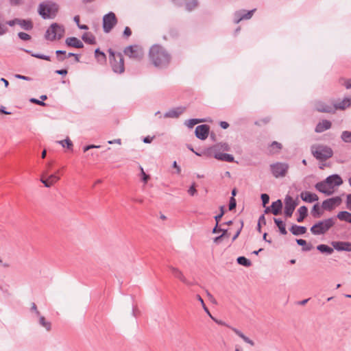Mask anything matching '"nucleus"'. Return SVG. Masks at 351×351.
<instances>
[{
  "mask_svg": "<svg viewBox=\"0 0 351 351\" xmlns=\"http://www.w3.org/2000/svg\"><path fill=\"white\" fill-rule=\"evenodd\" d=\"M271 146L272 147H276L278 150L281 149V148H282V145L280 143H278L277 141L272 142Z\"/></svg>",
  "mask_w": 351,
  "mask_h": 351,
  "instance_id": "62",
  "label": "nucleus"
},
{
  "mask_svg": "<svg viewBox=\"0 0 351 351\" xmlns=\"http://www.w3.org/2000/svg\"><path fill=\"white\" fill-rule=\"evenodd\" d=\"M342 199L340 197L337 196L327 199L322 202V207L326 210H332L336 206L341 204Z\"/></svg>",
  "mask_w": 351,
  "mask_h": 351,
  "instance_id": "11",
  "label": "nucleus"
},
{
  "mask_svg": "<svg viewBox=\"0 0 351 351\" xmlns=\"http://www.w3.org/2000/svg\"><path fill=\"white\" fill-rule=\"evenodd\" d=\"M123 53L130 59L136 61H141L145 55L143 47L138 45L126 47L123 50Z\"/></svg>",
  "mask_w": 351,
  "mask_h": 351,
  "instance_id": "6",
  "label": "nucleus"
},
{
  "mask_svg": "<svg viewBox=\"0 0 351 351\" xmlns=\"http://www.w3.org/2000/svg\"><path fill=\"white\" fill-rule=\"evenodd\" d=\"M316 110L321 112H334L333 106L328 105L323 102H317L315 106Z\"/></svg>",
  "mask_w": 351,
  "mask_h": 351,
  "instance_id": "24",
  "label": "nucleus"
},
{
  "mask_svg": "<svg viewBox=\"0 0 351 351\" xmlns=\"http://www.w3.org/2000/svg\"><path fill=\"white\" fill-rule=\"evenodd\" d=\"M298 213L299 214V216L297 218V221L300 223V222H302L304 221V219L306 218V217L307 216L308 209H307L306 206H302L298 208Z\"/></svg>",
  "mask_w": 351,
  "mask_h": 351,
  "instance_id": "31",
  "label": "nucleus"
},
{
  "mask_svg": "<svg viewBox=\"0 0 351 351\" xmlns=\"http://www.w3.org/2000/svg\"><path fill=\"white\" fill-rule=\"evenodd\" d=\"M196 298L198 301L200 302L202 307H203V309L204 310V311L208 315L209 317H211V314L208 310V308L206 307V306L204 304V302L203 300V299L202 298V297L199 295H196Z\"/></svg>",
  "mask_w": 351,
  "mask_h": 351,
  "instance_id": "46",
  "label": "nucleus"
},
{
  "mask_svg": "<svg viewBox=\"0 0 351 351\" xmlns=\"http://www.w3.org/2000/svg\"><path fill=\"white\" fill-rule=\"evenodd\" d=\"M301 199L306 202L311 203L319 199L318 196L315 193L308 191H304L300 193Z\"/></svg>",
  "mask_w": 351,
  "mask_h": 351,
  "instance_id": "22",
  "label": "nucleus"
},
{
  "mask_svg": "<svg viewBox=\"0 0 351 351\" xmlns=\"http://www.w3.org/2000/svg\"><path fill=\"white\" fill-rule=\"evenodd\" d=\"M109 61L112 71L116 73H123L125 71L124 59L121 53H115L112 49H108Z\"/></svg>",
  "mask_w": 351,
  "mask_h": 351,
  "instance_id": "3",
  "label": "nucleus"
},
{
  "mask_svg": "<svg viewBox=\"0 0 351 351\" xmlns=\"http://www.w3.org/2000/svg\"><path fill=\"white\" fill-rule=\"evenodd\" d=\"M169 269L175 276V278L179 279L182 282L184 283L185 285H189L190 281H189L185 276L184 275L183 272L180 270L178 268L173 267V266H169Z\"/></svg>",
  "mask_w": 351,
  "mask_h": 351,
  "instance_id": "19",
  "label": "nucleus"
},
{
  "mask_svg": "<svg viewBox=\"0 0 351 351\" xmlns=\"http://www.w3.org/2000/svg\"><path fill=\"white\" fill-rule=\"evenodd\" d=\"M218 225H219V223H216L215 226L213 229V231H212L213 233L215 234V233L221 232H223V230H226V229H222L221 228H219Z\"/></svg>",
  "mask_w": 351,
  "mask_h": 351,
  "instance_id": "55",
  "label": "nucleus"
},
{
  "mask_svg": "<svg viewBox=\"0 0 351 351\" xmlns=\"http://www.w3.org/2000/svg\"><path fill=\"white\" fill-rule=\"evenodd\" d=\"M296 242L299 245L303 246L302 250L305 252L310 251L313 246L311 244H307V242L302 239H296Z\"/></svg>",
  "mask_w": 351,
  "mask_h": 351,
  "instance_id": "39",
  "label": "nucleus"
},
{
  "mask_svg": "<svg viewBox=\"0 0 351 351\" xmlns=\"http://www.w3.org/2000/svg\"><path fill=\"white\" fill-rule=\"evenodd\" d=\"M95 56L97 61L100 63L105 62L106 60V56L105 53L99 50V49H96L95 51Z\"/></svg>",
  "mask_w": 351,
  "mask_h": 351,
  "instance_id": "38",
  "label": "nucleus"
},
{
  "mask_svg": "<svg viewBox=\"0 0 351 351\" xmlns=\"http://www.w3.org/2000/svg\"><path fill=\"white\" fill-rule=\"evenodd\" d=\"M290 231L293 235H302L306 233V228L304 226L293 225L290 228Z\"/></svg>",
  "mask_w": 351,
  "mask_h": 351,
  "instance_id": "28",
  "label": "nucleus"
},
{
  "mask_svg": "<svg viewBox=\"0 0 351 351\" xmlns=\"http://www.w3.org/2000/svg\"><path fill=\"white\" fill-rule=\"evenodd\" d=\"M231 330L239 337H241L245 343L250 344L252 346H254V342L252 340H251L249 337L245 336L241 331L235 328H231Z\"/></svg>",
  "mask_w": 351,
  "mask_h": 351,
  "instance_id": "30",
  "label": "nucleus"
},
{
  "mask_svg": "<svg viewBox=\"0 0 351 351\" xmlns=\"http://www.w3.org/2000/svg\"><path fill=\"white\" fill-rule=\"evenodd\" d=\"M19 21V19H14L13 20H11V21H8L6 22V24H8L9 26L10 27H12L14 26L15 24H17L18 25V23Z\"/></svg>",
  "mask_w": 351,
  "mask_h": 351,
  "instance_id": "57",
  "label": "nucleus"
},
{
  "mask_svg": "<svg viewBox=\"0 0 351 351\" xmlns=\"http://www.w3.org/2000/svg\"><path fill=\"white\" fill-rule=\"evenodd\" d=\"M38 318L39 324L45 328L47 331H50L51 329V324L50 322L46 320L45 317L40 315V316L37 317Z\"/></svg>",
  "mask_w": 351,
  "mask_h": 351,
  "instance_id": "35",
  "label": "nucleus"
},
{
  "mask_svg": "<svg viewBox=\"0 0 351 351\" xmlns=\"http://www.w3.org/2000/svg\"><path fill=\"white\" fill-rule=\"evenodd\" d=\"M29 101L32 103L40 105L41 106H45L46 105V104L43 101H40V100H38L37 99H35V98H32V99H30Z\"/></svg>",
  "mask_w": 351,
  "mask_h": 351,
  "instance_id": "53",
  "label": "nucleus"
},
{
  "mask_svg": "<svg viewBox=\"0 0 351 351\" xmlns=\"http://www.w3.org/2000/svg\"><path fill=\"white\" fill-rule=\"evenodd\" d=\"M64 32V28L58 23H53L47 29L45 34V38L49 40L60 39Z\"/></svg>",
  "mask_w": 351,
  "mask_h": 351,
  "instance_id": "8",
  "label": "nucleus"
},
{
  "mask_svg": "<svg viewBox=\"0 0 351 351\" xmlns=\"http://www.w3.org/2000/svg\"><path fill=\"white\" fill-rule=\"evenodd\" d=\"M219 210H220V213L215 217V219L216 221V223H219V221L221 220L223 215H224V206H220Z\"/></svg>",
  "mask_w": 351,
  "mask_h": 351,
  "instance_id": "47",
  "label": "nucleus"
},
{
  "mask_svg": "<svg viewBox=\"0 0 351 351\" xmlns=\"http://www.w3.org/2000/svg\"><path fill=\"white\" fill-rule=\"evenodd\" d=\"M231 330L239 337H241L245 343L250 344L252 346H254V342L252 340H251L249 337L245 336L241 331L235 328H231Z\"/></svg>",
  "mask_w": 351,
  "mask_h": 351,
  "instance_id": "29",
  "label": "nucleus"
},
{
  "mask_svg": "<svg viewBox=\"0 0 351 351\" xmlns=\"http://www.w3.org/2000/svg\"><path fill=\"white\" fill-rule=\"evenodd\" d=\"M274 220L276 225L278 228L280 232L283 235L287 234V231L285 228V223L280 219L274 218Z\"/></svg>",
  "mask_w": 351,
  "mask_h": 351,
  "instance_id": "36",
  "label": "nucleus"
},
{
  "mask_svg": "<svg viewBox=\"0 0 351 351\" xmlns=\"http://www.w3.org/2000/svg\"><path fill=\"white\" fill-rule=\"evenodd\" d=\"M298 205V203L293 200V199L289 196L287 195L285 198V215L287 217H291L292 214L295 208V207Z\"/></svg>",
  "mask_w": 351,
  "mask_h": 351,
  "instance_id": "10",
  "label": "nucleus"
},
{
  "mask_svg": "<svg viewBox=\"0 0 351 351\" xmlns=\"http://www.w3.org/2000/svg\"><path fill=\"white\" fill-rule=\"evenodd\" d=\"M312 215L314 217H320L322 215L320 207L318 204L313 206L312 209Z\"/></svg>",
  "mask_w": 351,
  "mask_h": 351,
  "instance_id": "41",
  "label": "nucleus"
},
{
  "mask_svg": "<svg viewBox=\"0 0 351 351\" xmlns=\"http://www.w3.org/2000/svg\"><path fill=\"white\" fill-rule=\"evenodd\" d=\"M325 182L333 190L335 186H339L343 184V180L338 174H333L328 176L325 179Z\"/></svg>",
  "mask_w": 351,
  "mask_h": 351,
  "instance_id": "12",
  "label": "nucleus"
},
{
  "mask_svg": "<svg viewBox=\"0 0 351 351\" xmlns=\"http://www.w3.org/2000/svg\"><path fill=\"white\" fill-rule=\"evenodd\" d=\"M189 194L191 195H194L197 193V190L195 188V184H193L188 190Z\"/></svg>",
  "mask_w": 351,
  "mask_h": 351,
  "instance_id": "58",
  "label": "nucleus"
},
{
  "mask_svg": "<svg viewBox=\"0 0 351 351\" xmlns=\"http://www.w3.org/2000/svg\"><path fill=\"white\" fill-rule=\"evenodd\" d=\"M185 110L184 107H178L173 108L167 112L164 117L167 118H178Z\"/></svg>",
  "mask_w": 351,
  "mask_h": 351,
  "instance_id": "21",
  "label": "nucleus"
},
{
  "mask_svg": "<svg viewBox=\"0 0 351 351\" xmlns=\"http://www.w3.org/2000/svg\"><path fill=\"white\" fill-rule=\"evenodd\" d=\"M25 51L27 53H30L31 56H33V57H35V58H39V59H42V60H47V61H50L51 60V58H50V57L49 56L43 55V54H40V53H32L29 50H25Z\"/></svg>",
  "mask_w": 351,
  "mask_h": 351,
  "instance_id": "42",
  "label": "nucleus"
},
{
  "mask_svg": "<svg viewBox=\"0 0 351 351\" xmlns=\"http://www.w3.org/2000/svg\"><path fill=\"white\" fill-rule=\"evenodd\" d=\"M312 155L319 161H326L333 155L331 147L323 144H314L311 147Z\"/></svg>",
  "mask_w": 351,
  "mask_h": 351,
  "instance_id": "2",
  "label": "nucleus"
},
{
  "mask_svg": "<svg viewBox=\"0 0 351 351\" xmlns=\"http://www.w3.org/2000/svg\"><path fill=\"white\" fill-rule=\"evenodd\" d=\"M60 178L55 174H51L50 176H47V173H44L40 178V182L45 185V187H51L57 181H58Z\"/></svg>",
  "mask_w": 351,
  "mask_h": 351,
  "instance_id": "13",
  "label": "nucleus"
},
{
  "mask_svg": "<svg viewBox=\"0 0 351 351\" xmlns=\"http://www.w3.org/2000/svg\"><path fill=\"white\" fill-rule=\"evenodd\" d=\"M31 311L34 312L36 317L40 316V313L37 309V306H36V304L34 302H32L31 304Z\"/></svg>",
  "mask_w": 351,
  "mask_h": 351,
  "instance_id": "52",
  "label": "nucleus"
},
{
  "mask_svg": "<svg viewBox=\"0 0 351 351\" xmlns=\"http://www.w3.org/2000/svg\"><path fill=\"white\" fill-rule=\"evenodd\" d=\"M218 146H220V149L223 151H229L230 150V146L228 145V144H227L226 143L218 145Z\"/></svg>",
  "mask_w": 351,
  "mask_h": 351,
  "instance_id": "59",
  "label": "nucleus"
},
{
  "mask_svg": "<svg viewBox=\"0 0 351 351\" xmlns=\"http://www.w3.org/2000/svg\"><path fill=\"white\" fill-rule=\"evenodd\" d=\"M237 261L238 264L245 266V267H250L252 265L251 261L245 258V256H239L237 258Z\"/></svg>",
  "mask_w": 351,
  "mask_h": 351,
  "instance_id": "40",
  "label": "nucleus"
},
{
  "mask_svg": "<svg viewBox=\"0 0 351 351\" xmlns=\"http://www.w3.org/2000/svg\"><path fill=\"white\" fill-rule=\"evenodd\" d=\"M261 197L262 199L263 206L265 207L266 204L269 203V196L266 193H263Z\"/></svg>",
  "mask_w": 351,
  "mask_h": 351,
  "instance_id": "50",
  "label": "nucleus"
},
{
  "mask_svg": "<svg viewBox=\"0 0 351 351\" xmlns=\"http://www.w3.org/2000/svg\"><path fill=\"white\" fill-rule=\"evenodd\" d=\"M332 245L337 251L351 252V243L347 241H333Z\"/></svg>",
  "mask_w": 351,
  "mask_h": 351,
  "instance_id": "18",
  "label": "nucleus"
},
{
  "mask_svg": "<svg viewBox=\"0 0 351 351\" xmlns=\"http://www.w3.org/2000/svg\"><path fill=\"white\" fill-rule=\"evenodd\" d=\"M335 223V219L330 217L315 223L310 229L311 233L314 235H320L325 234Z\"/></svg>",
  "mask_w": 351,
  "mask_h": 351,
  "instance_id": "4",
  "label": "nucleus"
},
{
  "mask_svg": "<svg viewBox=\"0 0 351 351\" xmlns=\"http://www.w3.org/2000/svg\"><path fill=\"white\" fill-rule=\"evenodd\" d=\"M346 204H347V208L348 209H349L350 210H351V194H349L347 195V202H346Z\"/></svg>",
  "mask_w": 351,
  "mask_h": 351,
  "instance_id": "61",
  "label": "nucleus"
},
{
  "mask_svg": "<svg viewBox=\"0 0 351 351\" xmlns=\"http://www.w3.org/2000/svg\"><path fill=\"white\" fill-rule=\"evenodd\" d=\"M282 208V203L280 199H278L271 204V212L274 215H278L281 212Z\"/></svg>",
  "mask_w": 351,
  "mask_h": 351,
  "instance_id": "27",
  "label": "nucleus"
},
{
  "mask_svg": "<svg viewBox=\"0 0 351 351\" xmlns=\"http://www.w3.org/2000/svg\"><path fill=\"white\" fill-rule=\"evenodd\" d=\"M132 34V31L128 27H125L123 31V35L128 37Z\"/></svg>",
  "mask_w": 351,
  "mask_h": 351,
  "instance_id": "60",
  "label": "nucleus"
},
{
  "mask_svg": "<svg viewBox=\"0 0 351 351\" xmlns=\"http://www.w3.org/2000/svg\"><path fill=\"white\" fill-rule=\"evenodd\" d=\"M227 234H228V230H223V233L221 235H219L214 239V240H213L214 243H220L221 239H223V237L227 236Z\"/></svg>",
  "mask_w": 351,
  "mask_h": 351,
  "instance_id": "48",
  "label": "nucleus"
},
{
  "mask_svg": "<svg viewBox=\"0 0 351 351\" xmlns=\"http://www.w3.org/2000/svg\"><path fill=\"white\" fill-rule=\"evenodd\" d=\"M56 73L61 75H66L68 73L66 69H60V70H56Z\"/></svg>",
  "mask_w": 351,
  "mask_h": 351,
  "instance_id": "64",
  "label": "nucleus"
},
{
  "mask_svg": "<svg viewBox=\"0 0 351 351\" xmlns=\"http://www.w3.org/2000/svg\"><path fill=\"white\" fill-rule=\"evenodd\" d=\"M18 36L20 39L23 40H29L31 39V36L25 32H19L18 34Z\"/></svg>",
  "mask_w": 351,
  "mask_h": 351,
  "instance_id": "49",
  "label": "nucleus"
},
{
  "mask_svg": "<svg viewBox=\"0 0 351 351\" xmlns=\"http://www.w3.org/2000/svg\"><path fill=\"white\" fill-rule=\"evenodd\" d=\"M15 77L18 78V79L23 80H27V81H29L31 80V78L27 76L21 75L19 74L15 75Z\"/></svg>",
  "mask_w": 351,
  "mask_h": 351,
  "instance_id": "63",
  "label": "nucleus"
},
{
  "mask_svg": "<svg viewBox=\"0 0 351 351\" xmlns=\"http://www.w3.org/2000/svg\"><path fill=\"white\" fill-rule=\"evenodd\" d=\"M351 106V98H345L341 101L336 103L333 105L334 112L337 110H345Z\"/></svg>",
  "mask_w": 351,
  "mask_h": 351,
  "instance_id": "25",
  "label": "nucleus"
},
{
  "mask_svg": "<svg viewBox=\"0 0 351 351\" xmlns=\"http://www.w3.org/2000/svg\"><path fill=\"white\" fill-rule=\"evenodd\" d=\"M255 10L256 9L250 11L243 10L236 12L234 14V23H239L242 20L251 19Z\"/></svg>",
  "mask_w": 351,
  "mask_h": 351,
  "instance_id": "14",
  "label": "nucleus"
},
{
  "mask_svg": "<svg viewBox=\"0 0 351 351\" xmlns=\"http://www.w3.org/2000/svg\"><path fill=\"white\" fill-rule=\"evenodd\" d=\"M215 322H216L217 324H219V325H222V326H226L227 327H229L230 328H231L232 327L229 326L226 322L221 321V320H219V319H217L216 318H215L214 317H213V315H211V317H210Z\"/></svg>",
  "mask_w": 351,
  "mask_h": 351,
  "instance_id": "54",
  "label": "nucleus"
},
{
  "mask_svg": "<svg viewBox=\"0 0 351 351\" xmlns=\"http://www.w3.org/2000/svg\"><path fill=\"white\" fill-rule=\"evenodd\" d=\"M341 138L342 141L346 143H351V132L343 131L341 134Z\"/></svg>",
  "mask_w": 351,
  "mask_h": 351,
  "instance_id": "43",
  "label": "nucleus"
},
{
  "mask_svg": "<svg viewBox=\"0 0 351 351\" xmlns=\"http://www.w3.org/2000/svg\"><path fill=\"white\" fill-rule=\"evenodd\" d=\"M58 10V5L52 2H43L39 5L38 13L44 19L53 18Z\"/></svg>",
  "mask_w": 351,
  "mask_h": 351,
  "instance_id": "5",
  "label": "nucleus"
},
{
  "mask_svg": "<svg viewBox=\"0 0 351 351\" xmlns=\"http://www.w3.org/2000/svg\"><path fill=\"white\" fill-rule=\"evenodd\" d=\"M82 39L86 43L90 44V45H94L96 43L95 37L90 32L84 33L82 36Z\"/></svg>",
  "mask_w": 351,
  "mask_h": 351,
  "instance_id": "33",
  "label": "nucleus"
},
{
  "mask_svg": "<svg viewBox=\"0 0 351 351\" xmlns=\"http://www.w3.org/2000/svg\"><path fill=\"white\" fill-rule=\"evenodd\" d=\"M18 25L25 30H31L33 28V23L31 20H25L19 19Z\"/></svg>",
  "mask_w": 351,
  "mask_h": 351,
  "instance_id": "32",
  "label": "nucleus"
},
{
  "mask_svg": "<svg viewBox=\"0 0 351 351\" xmlns=\"http://www.w3.org/2000/svg\"><path fill=\"white\" fill-rule=\"evenodd\" d=\"M269 167L272 175L276 178L285 177L289 168L287 163L280 162L271 164Z\"/></svg>",
  "mask_w": 351,
  "mask_h": 351,
  "instance_id": "7",
  "label": "nucleus"
},
{
  "mask_svg": "<svg viewBox=\"0 0 351 351\" xmlns=\"http://www.w3.org/2000/svg\"><path fill=\"white\" fill-rule=\"evenodd\" d=\"M332 123L328 120H323L319 122L315 129V132L317 133H322L331 128Z\"/></svg>",
  "mask_w": 351,
  "mask_h": 351,
  "instance_id": "23",
  "label": "nucleus"
},
{
  "mask_svg": "<svg viewBox=\"0 0 351 351\" xmlns=\"http://www.w3.org/2000/svg\"><path fill=\"white\" fill-rule=\"evenodd\" d=\"M317 250L322 253H326L327 254H331L333 252V248L328 246L325 244H320L317 246Z\"/></svg>",
  "mask_w": 351,
  "mask_h": 351,
  "instance_id": "37",
  "label": "nucleus"
},
{
  "mask_svg": "<svg viewBox=\"0 0 351 351\" xmlns=\"http://www.w3.org/2000/svg\"><path fill=\"white\" fill-rule=\"evenodd\" d=\"M65 43L68 47L81 49L84 47L83 43L76 37H69L66 38Z\"/></svg>",
  "mask_w": 351,
  "mask_h": 351,
  "instance_id": "20",
  "label": "nucleus"
},
{
  "mask_svg": "<svg viewBox=\"0 0 351 351\" xmlns=\"http://www.w3.org/2000/svg\"><path fill=\"white\" fill-rule=\"evenodd\" d=\"M214 157L215 158L221 161H226L230 162L234 161V156L229 154L215 152Z\"/></svg>",
  "mask_w": 351,
  "mask_h": 351,
  "instance_id": "26",
  "label": "nucleus"
},
{
  "mask_svg": "<svg viewBox=\"0 0 351 351\" xmlns=\"http://www.w3.org/2000/svg\"><path fill=\"white\" fill-rule=\"evenodd\" d=\"M337 217L341 221H344L351 223V213H348L347 211H341L337 214Z\"/></svg>",
  "mask_w": 351,
  "mask_h": 351,
  "instance_id": "34",
  "label": "nucleus"
},
{
  "mask_svg": "<svg viewBox=\"0 0 351 351\" xmlns=\"http://www.w3.org/2000/svg\"><path fill=\"white\" fill-rule=\"evenodd\" d=\"M315 187L318 191L326 195H331L334 193V191L331 189V187L325 182V180L317 182Z\"/></svg>",
  "mask_w": 351,
  "mask_h": 351,
  "instance_id": "16",
  "label": "nucleus"
},
{
  "mask_svg": "<svg viewBox=\"0 0 351 351\" xmlns=\"http://www.w3.org/2000/svg\"><path fill=\"white\" fill-rule=\"evenodd\" d=\"M206 121L204 119H191L188 121L186 125L189 128H192L195 125Z\"/></svg>",
  "mask_w": 351,
  "mask_h": 351,
  "instance_id": "44",
  "label": "nucleus"
},
{
  "mask_svg": "<svg viewBox=\"0 0 351 351\" xmlns=\"http://www.w3.org/2000/svg\"><path fill=\"white\" fill-rule=\"evenodd\" d=\"M58 143L62 145L63 147L66 146L68 149H71L73 147V143L68 138H66L65 140L60 141Z\"/></svg>",
  "mask_w": 351,
  "mask_h": 351,
  "instance_id": "45",
  "label": "nucleus"
},
{
  "mask_svg": "<svg viewBox=\"0 0 351 351\" xmlns=\"http://www.w3.org/2000/svg\"><path fill=\"white\" fill-rule=\"evenodd\" d=\"M56 54L57 60L59 62H63L65 59L69 58L71 57L72 56H75V60L76 62H80L79 55L76 54V53H73L71 52L66 53V52L65 51L57 50L56 51Z\"/></svg>",
  "mask_w": 351,
  "mask_h": 351,
  "instance_id": "17",
  "label": "nucleus"
},
{
  "mask_svg": "<svg viewBox=\"0 0 351 351\" xmlns=\"http://www.w3.org/2000/svg\"><path fill=\"white\" fill-rule=\"evenodd\" d=\"M209 126L207 125H200L195 128V136L197 138L201 140H205L209 133Z\"/></svg>",
  "mask_w": 351,
  "mask_h": 351,
  "instance_id": "15",
  "label": "nucleus"
},
{
  "mask_svg": "<svg viewBox=\"0 0 351 351\" xmlns=\"http://www.w3.org/2000/svg\"><path fill=\"white\" fill-rule=\"evenodd\" d=\"M117 19L114 13L110 12L103 17V29L105 33H109L117 25Z\"/></svg>",
  "mask_w": 351,
  "mask_h": 351,
  "instance_id": "9",
  "label": "nucleus"
},
{
  "mask_svg": "<svg viewBox=\"0 0 351 351\" xmlns=\"http://www.w3.org/2000/svg\"><path fill=\"white\" fill-rule=\"evenodd\" d=\"M149 58L152 64L159 69L167 67L171 60L169 52L160 45H154L151 47Z\"/></svg>",
  "mask_w": 351,
  "mask_h": 351,
  "instance_id": "1",
  "label": "nucleus"
},
{
  "mask_svg": "<svg viewBox=\"0 0 351 351\" xmlns=\"http://www.w3.org/2000/svg\"><path fill=\"white\" fill-rule=\"evenodd\" d=\"M236 206H237V202H236L235 198L233 197H231L230 199V202H229V210H232L233 209H234L236 208Z\"/></svg>",
  "mask_w": 351,
  "mask_h": 351,
  "instance_id": "51",
  "label": "nucleus"
},
{
  "mask_svg": "<svg viewBox=\"0 0 351 351\" xmlns=\"http://www.w3.org/2000/svg\"><path fill=\"white\" fill-rule=\"evenodd\" d=\"M141 175L143 176V181L145 182V183H147L149 178V176L148 175H147L144 171H143V169L142 167H141Z\"/></svg>",
  "mask_w": 351,
  "mask_h": 351,
  "instance_id": "56",
  "label": "nucleus"
}]
</instances>
